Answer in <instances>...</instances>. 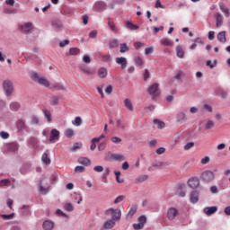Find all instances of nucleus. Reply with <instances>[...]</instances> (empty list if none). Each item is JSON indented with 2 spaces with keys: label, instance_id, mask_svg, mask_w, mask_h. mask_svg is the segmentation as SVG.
<instances>
[{
  "label": "nucleus",
  "instance_id": "obj_26",
  "mask_svg": "<svg viewBox=\"0 0 230 230\" xmlns=\"http://www.w3.org/2000/svg\"><path fill=\"white\" fill-rule=\"evenodd\" d=\"M215 127V121L211 119H208L205 121V130H211Z\"/></svg>",
  "mask_w": 230,
  "mask_h": 230
},
{
  "label": "nucleus",
  "instance_id": "obj_8",
  "mask_svg": "<svg viewBox=\"0 0 230 230\" xmlns=\"http://www.w3.org/2000/svg\"><path fill=\"white\" fill-rule=\"evenodd\" d=\"M19 30L25 35H28V33L33 30V24L31 22H25L19 27Z\"/></svg>",
  "mask_w": 230,
  "mask_h": 230
},
{
  "label": "nucleus",
  "instance_id": "obj_48",
  "mask_svg": "<svg viewBox=\"0 0 230 230\" xmlns=\"http://www.w3.org/2000/svg\"><path fill=\"white\" fill-rule=\"evenodd\" d=\"M64 209H66V211H68L69 213H71V211L75 210V207H73V204H71V203H66L64 205Z\"/></svg>",
  "mask_w": 230,
  "mask_h": 230
},
{
  "label": "nucleus",
  "instance_id": "obj_47",
  "mask_svg": "<svg viewBox=\"0 0 230 230\" xmlns=\"http://www.w3.org/2000/svg\"><path fill=\"white\" fill-rule=\"evenodd\" d=\"M72 124H74L75 127H80L82 125V118L75 117V120L72 121Z\"/></svg>",
  "mask_w": 230,
  "mask_h": 230
},
{
  "label": "nucleus",
  "instance_id": "obj_24",
  "mask_svg": "<svg viewBox=\"0 0 230 230\" xmlns=\"http://www.w3.org/2000/svg\"><path fill=\"white\" fill-rule=\"evenodd\" d=\"M190 202L192 204H197V202H199V191L194 190L190 193Z\"/></svg>",
  "mask_w": 230,
  "mask_h": 230
},
{
  "label": "nucleus",
  "instance_id": "obj_63",
  "mask_svg": "<svg viewBox=\"0 0 230 230\" xmlns=\"http://www.w3.org/2000/svg\"><path fill=\"white\" fill-rule=\"evenodd\" d=\"M10 184V180L8 179H4L0 181V186H8Z\"/></svg>",
  "mask_w": 230,
  "mask_h": 230
},
{
  "label": "nucleus",
  "instance_id": "obj_59",
  "mask_svg": "<svg viewBox=\"0 0 230 230\" xmlns=\"http://www.w3.org/2000/svg\"><path fill=\"white\" fill-rule=\"evenodd\" d=\"M0 137H2V139H8L10 137V134H8V132L5 131H1Z\"/></svg>",
  "mask_w": 230,
  "mask_h": 230
},
{
  "label": "nucleus",
  "instance_id": "obj_18",
  "mask_svg": "<svg viewBox=\"0 0 230 230\" xmlns=\"http://www.w3.org/2000/svg\"><path fill=\"white\" fill-rule=\"evenodd\" d=\"M205 215H208V217H211V215H214V213H217L218 211V208L217 207H207L203 209Z\"/></svg>",
  "mask_w": 230,
  "mask_h": 230
},
{
  "label": "nucleus",
  "instance_id": "obj_49",
  "mask_svg": "<svg viewBox=\"0 0 230 230\" xmlns=\"http://www.w3.org/2000/svg\"><path fill=\"white\" fill-rule=\"evenodd\" d=\"M102 58L103 62H112V57H111L109 54H102Z\"/></svg>",
  "mask_w": 230,
  "mask_h": 230
},
{
  "label": "nucleus",
  "instance_id": "obj_17",
  "mask_svg": "<svg viewBox=\"0 0 230 230\" xmlns=\"http://www.w3.org/2000/svg\"><path fill=\"white\" fill-rule=\"evenodd\" d=\"M42 227L44 230H53L55 229V222L52 220H45L42 224Z\"/></svg>",
  "mask_w": 230,
  "mask_h": 230
},
{
  "label": "nucleus",
  "instance_id": "obj_30",
  "mask_svg": "<svg viewBox=\"0 0 230 230\" xmlns=\"http://www.w3.org/2000/svg\"><path fill=\"white\" fill-rule=\"evenodd\" d=\"M76 55H80V49L78 48H71L68 53H66V57L76 56Z\"/></svg>",
  "mask_w": 230,
  "mask_h": 230
},
{
  "label": "nucleus",
  "instance_id": "obj_46",
  "mask_svg": "<svg viewBox=\"0 0 230 230\" xmlns=\"http://www.w3.org/2000/svg\"><path fill=\"white\" fill-rule=\"evenodd\" d=\"M65 136H66V137H73V136H75V130H73L71 128L66 129Z\"/></svg>",
  "mask_w": 230,
  "mask_h": 230
},
{
  "label": "nucleus",
  "instance_id": "obj_51",
  "mask_svg": "<svg viewBox=\"0 0 230 230\" xmlns=\"http://www.w3.org/2000/svg\"><path fill=\"white\" fill-rule=\"evenodd\" d=\"M75 172L77 173H84V172H85V167L81 166V165H77L75 168Z\"/></svg>",
  "mask_w": 230,
  "mask_h": 230
},
{
  "label": "nucleus",
  "instance_id": "obj_3",
  "mask_svg": "<svg viewBox=\"0 0 230 230\" xmlns=\"http://www.w3.org/2000/svg\"><path fill=\"white\" fill-rule=\"evenodd\" d=\"M3 89L6 96H12L13 94V83L10 80L4 81Z\"/></svg>",
  "mask_w": 230,
  "mask_h": 230
},
{
  "label": "nucleus",
  "instance_id": "obj_10",
  "mask_svg": "<svg viewBox=\"0 0 230 230\" xmlns=\"http://www.w3.org/2000/svg\"><path fill=\"white\" fill-rule=\"evenodd\" d=\"M16 127L18 130H24L25 132H30V127H28V125H26V121L22 119L17 120Z\"/></svg>",
  "mask_w": 230,
  "mask_h": 230
},
{
  "label": "nucleus",
  "instance_id": "obj_42",
  "mask_svg": "<svg viewBox=\"0 0 230 230\" xmlns=\"http://www.w3.org/2000/svg\"><path fill=\"white\" fill-rule=\"evenodd\" d=\"M108 25L110 26V30H111V31H113V33H118V31H119V30H118V27H116L114 22L109 21Z\"/></svg>",
  "mask_w": 230,
  "mask_h": 230
},
{
  "label": "nucleus",
  "instance_id": "obj_38",
  "mask_svg": "<svg viewBox=\"0 0 230 230\" xmlns=\"http://www.w3.org/2000/svg\"><path fill=\"white\" fill-rule=\"evenodd\" d=\"M161 44L163 46H169V47H172L173 46V43L172 42V40H170V39L168 38H164L161 40Z\"/></svg>",
  "mask_w": 230,
  "mask_h": 230
},
{
  "label": "nucleus",
  "instance_id": "obj_45",
  "mask_svg": "<svg viewBox=\"0 0 230 230\" xmlns=\"http://www.w3.org/2000/svg\"><path fill=\"white\" fill-rule=\"evenodd\" d=\"M31 125H39V123H40L39 117L37 115H32L31 117Z\"/></svg>",
  "mask_w": 230,
  "mask_h": 230
},
{
  "label": "nucleus",
  "instance_id": "obj_1",
  "mask_svg": "<svg viewBox=\"0 0 230 230\" xmlns=\"http://www.w3.org/2000/svg\"><path fill=\"white\" fill-rule=\"evenodd\" d=\"M31 78L33 82H36L40 85H43V87H49V81H48L46 77H40L37 72H31Z\"/></svg>",
  "mask_w": 230,
  "mask_h": 230
},
{
  "label": "nucleus",
  "instance_id": "obj_22",
  "mask_svg": "<svg viewBox=\"0 0 230 230\" xmlns=\"http://www.w3.org/2000/svg\"><path fill=\"white\" fill-rule=\"evenodd\" d=\"M116 226V220L111 219L104 222L103 227L104 229H112Z\"/></svg>",
  "mask_w": 230,
  "mask_h": 230
},
{
  "label": "nucleus",
  "instance_id": "obj_2",
  "mask_svg": "<svg viewBox=\"0 0 230 230\" xmlns=\"http://www.w3.org/2000/svg\"><path fill=\"white\" fill-rule=\"evenodd\" d=\"M105 215H107L108 217H111V215L112 220H119L121 218V209L109 208L105 210Z\"/></svg>",
  "mask_w": 230,
  "mask_h": 230
},
{
  "label": "nucleus",
  "instance_id": "obj_64",
  "mask_svg": "<svg viewBox=\"0 0 230 230\" xmlns=\"http://www.w3.org/2000/svg\"><path fill=\"white\" fill-rule=\"evenodd\" d=\"M93 170L95 172H97L98 173H102V172H103V166L102 165H97L93 167Z\"/></svg>",
  "mask_w": 230,
  "mask_h": 230
},
{
  "label": "nucleus",
  "instance_id": "obj_34",
  "mask_svg": "<svg viewBox=\"0 0 230 230\" xmlns=\"http://www.w3.org/2000/svg\"><path fill=\"white\" fill-rule=\"evenodd\" d=\"M99 78H107V68L102 67L98 71Z\"/></svg>",
  "mask_w": 230,
  "mask_h": 230
},
{
  "label": "nucleus",
  "instance_id": "obj_35",
  "mask_svg": "<svg viewBox=\"0 0 230 230\" xmlns=\"http://www.w3.org/2000/svg\"><path fill=\"white\" fill-rule=\"evenodd\" d=\"M128 51H130V47H128V45H127V43H121L119 53H127Z\"/></svg>",
  "mask_w": 230,
  "mask_h": 230
},
{
  "label": "nucleus",
  "instance_id": "obj_52",
  "mask_svg": "<svg viewBox=\"0 0 230 230\" xmlns=\"http://www.w3.org/2000/svg\"><path fill=\"white\" fill-rule=\"evenodd\" d=\"M58 96H53L50 99V105H58Z\"/></svg>",
  "mask_w": 230,
  "mask_h": 230
},
{
  "label": "nucleus",
  "instance_id": "obj_58",
  "mask_svg": "<svg viewBox=\"0 0 230 230\" xmlns=\"http://www.w3.org/2000/svg\"><path fill=\"white\" fill-rule=\"evenodd\" d=\"M117 127L120 130H124L125 129V125H123V122H121V119H117Z\"/></svg>",
  "mask_w": 230,
  "mask_h": 230
},
{
  "label": "nucleus",
  "instance_id": "obj_20",
  "mask_svg": "<svg viewBox=\"0 0 230 230\" xmlns=\"http://www.w3.org/2000/svg\"><path fill=\"white\" fill-rule=\"evenodd\" d=\"M219 8H220L221 12L223 13H225V17H226V18L230 17L229 8H227V6H226L225 3H220Z\"/></svg>",
  "mask_w": 230,
  "mask_h": 230
},
{
  "label": "nucleus",
  "instance_id": "obj_11",
  "mask_svg": "<svg viewBox=\"0 0 230 230\" xmlns=\"http://www.w3.org/2000/svg\"><path fill=\"white\" fill-rule=\"evenodd\" d=\"M188 184L192 190H197L200 184V181L198 177H192L189 180Z\"/></svg>",
  "mask_w": 230,
  "mask_h": 230
},
{
  "label": "nucleus",
  "instance_id": "obj_23",
  "mask_svg": "<svg viewBox=\"0 0 230 230\" xmlns=\"http://www.w3.org/2000/svg\"><path fill=\"white\" fill-rule=\"evenodd\" d=\"M110 159L111 161H125V155L121 154H111Z\"/></svg>",
  "mask_w": 230,
  "mask_h": 230
},
{
  "label": "nucleus",
  "instance_id": "obj_53",
  "mask_svg": "<svg viewBox=\"0 0 230 230\" xmlns=\"http://www.w3.org/2000/svg\"><path fill=\"white\" fill-rule=\"evenodd\" d=\"M195 146V142H189L184 146V150H191Z\"/></svg>",
  "mask_w": 230,
  "mask_h": 230
},
{
  "label": "nucleus",
  "instance_id": "obj_56",
  "mask_svg": "<svg viewBox=\"0 0 230 230\" xmlns=\"http://www.w3.org/2000/svg\"><path fill=\"white\" fill-rule=\"evenodd\" d=\"M143 227H145V226L143 224H141V223H135V224H133V228L135 230H141V229H143Z\"/></svg>",
  "mask_w": 230,
  "mask_h": 230
},
{
  "label": "nucleus",
  "instance_id": "obj_13",
  "mask_svg": "<svg viewBox=\"0 0 230 230\" xmlns=\"http://www.w3.org/2000/svg\"><path fill=\"white\" fill-rule=\"evenodd\" d=\"M115 62L116 64L120 66L121 69H126L127 66H128V61H127V58H116Z\"/></svg>",
  "mask_w": 230,
  "mask_h": 230
},
{
  "label": "nucleus",
  "instance_id": "obj_25",
  "mask_svg": "<svg viewBox=\"0 0 230 230\" xmlns=\"http://www.w3.org/2000/svg\"><path fill=\"white\" fill-rule=\"evenodd\" d=\"M136 213H137V205H133L128 213L127 218H132Z\"/></svg>",
  "mask_w": 230,
  "mask_h": 230
},
{
  "label": "nucleus",
  "instance_id": "obj_33",
  "mask_svg": "<svg viewBox=\"0 0 230 230\" xmlns=\"http://www.w3.org/2000/svg\"><path fill=\"white\" fill-rule=\"evenodd\" d=\"M176 55L178 58H184V49L180 45L176 47Z\"/></svg>",
  "mask_w": 230,
  "mask_h": 230
},
{
  "label": "nucleus",
  "instance_id": "obj_39",
  "mask_svg": "<svg viewBox=\"0 0 230 230\" xmlns=\"http://www.w3.org/2000/svg\"><path fill=\"white\" fill-rule=\"evenodd\" d=\"M124 105L126 108H128L131 112L134 111V106L132 105V102L129 101V99H125Z\"/></svg>",
  "mask_w": 230,
  "mask_h": 230
},
{
  "label": "nucleus",
  "instance_id": "obj_5",
  "mask_svg": "<svg viewBox=\"0 0 230 230\" xmlns=\"http://www.w3.org/2000/svg\"><path fill=\"white\" fill-rule=\"evenodd\" d=\"M170 162H161L158 161L155 164H152V166H150L148 168L149 172H154V168H157L158 170H164L165 168H167L168 166H170Z\"/></svg>",
  "mask_w": 230,
  "mask_h": 230
},
{
  "label": "nucleus",
  "instance_id": "obj_9",
  "mask_svg": "<svg viewBox=\"0 0 230 230\" xmlns=\"http://www.w3.org/2000/svg\"><path fill=\"white\" fill-rule=\"evenodd\" d=\"M58 139H60V131H58L57 128H53L50 131L49 141L50 143H55V141H58Z\"/></svg>",
  "mask_w": 230,
  "mask_h": 230
},
{
  "label": "nucleus",
  "instance_id": "obj_14",
  "mask_svg": "<svg viewBox=\"0 0 230 230\" xmlns=\"http://www.w3.org/2000/svg\"><path fill=\"white\" fill-rule=\"evenodd\" d=\"M177 215H179V210H177V208H170L167 210V218L169 220L175 219V217H177Z\"/></svg>",
  "mask_w": 230,
  "mask_h": 230
},
{
  "label": "nucleus",
  "instance_id": "obj_60",
  "mask_svg": "<svg viewBox=\"0 0 230 230\" xmlns=\"http://www.w3.org/2000/svg\"><path fill=\"white\" fill-rule=\"evenodd\" d=\"M105 148H107V143L102 142L98 146V150L100 152H103V150H105Z\"/></svg>",
  "mask_w": 230,
  "mask_h": 230
},
{
  "label": "nucleus",
  "instance_id": "obj_50",
  "mask_svg": "<svg viewBox=\"0 0 230 230\" xmlns=\"http://www.w3.org/2000/svg\"><path fill=\"white\" fill-rule=\"evenodd\" d=\"M155 125H157L158 128H164V122L155 119H154Z\"/></svg>",
  "mask_w": 230,
  "mask_h": 230
},
{
  "label": "nucleus",
  "instance_id": "obj_4",
  "mask_svg": "<svg viewBox=\"0 0 230 230\" xmlns=\"http://www.w3.org/2000/svg\"><path fill=\"white\" fill-rule=\"evenodd\" d=\"M147 93L152 96L153 100H155L159 96V84L155 83L147 88Z\"/></svg>",
  "mask_w": 230,
  "mask_h": 230
},
{
  "label": "nucleus",
  "instance_id": "obj_44",
  "mask_svg": "<svg viewBox=\"0 0 230 230\" xmlns=\"http://www.w3.org/2000/svg\"><path fill=\"white\" fill-rule=\"evenodd\" d=\"M22 214L23 216H26V215H30V206L28 205H23L22 207Z\"/></svg>",
  "mask_w": 230,
  "mask_h": 230
},
{
  "label": "nucleus",
  "instance_id": "obj_40",
  "mask_svg": "<svg viewBox=\"0 0 230 230\" xmlns=\"http://www.w3.org/2000/svg\"><path fill=\"white\" fill-rule=\"evenodd\" d=\"M52 27H53V30H56L57 31H60V30H62V23L60 22H53Z\"/></svg>",
  "mask_w": 230,
  "mask_h": 230
},
{
  "label": "nucleus",
  "instance_id": "obj_29",
  "mask_svg": "<svg viewBox=\"0 0 230 230\" xmlns=\"http://www.w3.org/2000/svg\"><path fill=\"white\" fill-rule=\"evenodd\" d=\"M148 179V175L146 174H142V175H139L138 177H137L135 179V182L137 184H141V182H145V181H146Z\"/></svg>",
  "mask_w": 230,
  "mask_h": 230
},
{
  "label": "nucleus",
  "instance_id": "obj_21",
  "mask_svg": "<svg viewBox=\"0 0 230 230\" xmlns=\"http://www.w3.org/2000/svg\"><path fill=\"white\" fill-rule=\"evenodd\" d=\"M217 40L219 42H222V44H226L227 42V38L226 37V31L218 32Z\"/></svg>",
  "mask_w": 230,
  "mask_h": 230
},
{
  "label": "nucleus",
  "instance_id": "obj_32",
  "mask_svg": "<svg viewBox=\"0 0 230 230\" xmlns=\"http://www.w3.org/2000/svg\"><path fill=\"white\" fill-rule=\"evenodd\" d=\"M42 112L47 119L48 123H51V121H53V119H51V111H49L48 109H43Z\"/></svg>",
  "mask_w": 230,
  "mask_h": 230
},
{
  "label": "nucleus",
  "instance_id": "obj_31",
  "mask_svg": "<svg viewBox=\"0 0 230 230\" xmlns=\"http://www.w3.org/2000/svg\"><path fill=\"white\" fill-rule=\"evenodd\" d=\"M126 28H128V30H131V31H136V30H139V26L132 23V22H127Z\"/></svg>",
  "mask_w": 230,
  "mask_h": 230
},
{
  "label": "nucleus",
  "instance_id": "obj_27",
  "mask_svg": "<svg viewBox=\"0 0 230 230\" xmlns=\"http://www.w3.org/2000/svg\"><path fill=\"white\" fill-rule=\"evenodd\" d=\"M11 111H13L14 112H17L19 109H21V103L18 102H13L9 105Z\"/></svg>",
  "mask_w": 230,
  "mask_h": 230
},
{
  "label": "nucleus",
  "instance_id": "obj_19",
  "mask_svg": "<svg viewBox=\"0 0 230 230\" xmlns=\"http://www.w3.org/2000/svg\"><path fill=\"white\" fill-rule=\"evenodd\" d=\"M133 61L135 62L137 67H143V66H145V61L143 60V58L139 56H135Z\"/></svg>",
  "mask_w": 230,
  "mask_h": 230
},
{
  "label": "nucleus",
  "instance_id": "obj_54",
  "mask_svg": "<svg viewBox=\"0 0 230 230\" xmlns=\"http://www.w3.org/2000/svg\"><path fill=\"white\" fill-rule=\"evenodd\" d=\"M219 94L223 100H227L228 92L226 90H220Z\"/></svg>",
  "mask_w": 230,
  "mask_h": 230
},
{
  "label": "nucleus",
  "instance_id": "obj_28",
  "mask_svg": "<svg viewBox=\"0 0 230 230\" xmlns=\"http://www.w3.org/2000/svg\"><path fill=\"white\" fill-rule=\"evenodd\" d=\"M78 163L84 166H91V160L89 158L81 157L78 159Z\"/></svg>",
  "mask_w": 230,
  "mask_h": 230
},
{
  "label": "nucleus",
  "instance_id": "obj_61",
  "mask_svg": "<svg viewBox=\"0 0 230 230\" xmlns=\"http://www.w3.org/2000/svg\"><path fill=\"white\" fill-rule=\"evenodd\" d=\"M146 222V216H141L138 217V223L142 224V226H145Z\"/></svg>",
  "mask_w": 230,
  "mask_h": 230
},
{
  "label": "nucleus",
  "instance_id": "obj_37",
  "mask_svg": "<svg viewBox=\"0 0 230 230\" xmlns=\"http://www.w3.org/2000/svg\"><path fill=\"white\" fill-rule=\"evenodd\" d=\"M50 89H55V91H66V87L59 83L50 86Z\"/></svg>",
  "mask_w": 230,
  "mask_h": 230
},
{
  "label": "nucleus",
  "instance_id": "obj_43",
  "mask_svg": "<svg viewBox=\"0 0 230 230\" xmlns=\"http://www.w3.org/2000/svg\"><path fill=\"white\" fill-rule=\"evenodd\" d=\"M17 144L15 143H11L7 146V150H9V152H15L17 151Z\"/></svg>",
  "mask_w": 230,
  "mask_h": 230
},
{
  "label": "nucleus",
  "instance_id": "obj_15",
  "mask_svg": "<svg viewBox=\"0 0 230 230\" xmlns=\"http://www.w3.org/2000/svg\"><path fill=\"white\" fill-rule=\"evenodd\" d=\"M176 120L178 121V123H186V121H188V116H186V113H184V111H179L176 114Z\"/></svg>",
  "mask_w": 230,
  "mask_h": 230
},
{
  "label": "nucleus",
  "instance_id": "obj_41",
  "mask_svg": "<svg viewBox=\"0 0 230 230\" xmlns=\"http://www.w3.org/2000/svg\"><path fill=\"white\" fill-rule=\"evenodd\" d=\"M108 46L111 49H114L118 46V40L113 39L108 42Z\"/></svg>",
  "mask_w": 230,
  "mask_h": 230
},
{
  "label": "nucleus",
  "instance_id": "obj_62",
  "mask_svg": "<svg viewBox=\"0 0 230 230\" xmlns=\"http://www.w3.org/2000/svg\"><path fill=\"white\" fill-rule=\"evenodd\" d=\"M69 45V40H65L59 42L60 48H66V46Z\"/></svg>",
  "mask_w": 230,
  "mask_h": 230
},
{
  "label": "nucleus",
  "instance_id": "obj_6",
  "mask_svg": "<svg viewBox=\"0 0 230 230\" xmlns=\"http://www.w3.org/2000/svg\"><path fill=\"white\" fill-rule=\"evenodd\" d=\"M200 179H202L204 182H211V181H215V172L211 171H204L200 174Z\"/></svg>",
  "mask_w": 230,
  "mask_h": 230
},
{
  "label": "nucleus",
  "instance_id": "obj_7",
  "mask_svg": "<svg viewBox=\"0 0 230 230\" xmlns=\"http://www.w3.org/2000/svg\"><path fill=\"white\" fill-rule=\"evenodd\" d=\"M47 181H48V179H46L44 177L40 181V193L41 195H46L48 193V191H49V186H51V184ZM42 182H46V187H44V183H42Z\"/></svg>",
  "mask_w": 230,
  "mask_h": 230
},
{
  "label": "nucleus",
  "instance_id": "obj_55",
  "mask_svg": "<svg viewBox=\"0 0 230 230\" xmlns=\"http://www.w3.org/2000/svg\"><path fill=\"white\" fill-rule=\"evenodd\" d=\"M207 66H208V67H210V69H214V67H217V59L214 60V64L212 63L211 60H208Z\"/></svg>",
  "mask_w": 230,
  "mask_h": 230
},
{
  "label": "nucleus",
  "instance_id": "obj_16",
  "mask_svg": "<svg viewBox=\"0 0 230 230\" xmlns=\"http://www.w3.org/2000/svg\"><path fill=\"white\" fill-rule=\"evenodd\" d=\"M214 17L216 19V27L220 28L224 24V16H222L221 13H216L214 14Z\"/></svg>",
  "mask_w": 230,
  "mask_h": 230
},
{
  "label": "nucleus",
  "instance_id": "obj_57",
  "mask_svg": "<svg viewBox=\"0 0 230 230\" xmlns=\"http://www.w3.org/2000/svg\"><path fill=\"white\" fill-rule=\"evenodd\" d=\"M82 148V143H75L74 146L71 147L72 152Z\"/></svg>",
  "mask_w": 230,
  "mask_h": 230
},
{
  "label": "nucleus",
  "instance_id": "obj_36",
  "mask_svg": "<svg viewBox=\"0 0 230 230\" xmlns=\"http://www.w3.org/2000/svg\"><path fill=\"white\" fill-rule=\"evenodd\" d=\"M41 161L44 163V164H51V159H49L47 153L42 155Z\"/></svg>",
  "mask_w": 230,
  "mask_h": 230
},
{
  "label": "nucleus",
  "instance_id": "obj_12",
  "mask_svg": "<svg viewBox=\"0 0 230 230\" xmlns=\"http://www.w3.org/2000/svg\"><path fill=\"white\" fill-rule=\"evenodd\" d=\"M184 190H186V185L179 184L176 187L175 195H177V197H186V191H184Z\"/></svg>",
  "mask_w": 230,
  "mask_h": 230
}]
</instances>
